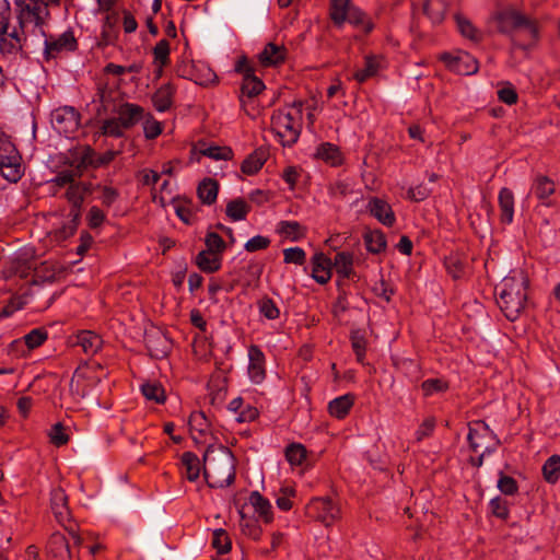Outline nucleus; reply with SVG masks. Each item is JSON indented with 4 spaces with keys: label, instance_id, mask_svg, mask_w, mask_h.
Wrapping results in <instances>:
<instances>
[{
    "label": "nucleus",
    "instance_id": "f257e3e1",
    "mask_svg": "<svg viewBox=\"0 0 560 560\" xmlns=\"http://www.w3.org/2000/svg\"><path fill=\"white\" fill-rule=\"evenodd\" d=\"M528 279L523 271H512L495 288L497 302L505 317L514 322L518 318L527 301Z\"/></svg>",
    "mask_w": 560,
    "mask_h": 560
},
{
    "label": "nucleus",
    "instance_id": "f03ea898",
    "mask_svg": "<svg viewBox=\"0 0 560 560\" xmlns=\"http://www.w3.org/2000/svg\"><path fill=\"white\" fill-rule=\"evenodd\" d=\"M203 477L210 488H224L235 479V458L232 452L222 446L215 455L203 456Z\"/></svg>",
    "mask_w": 560,
    "mask_h": 560
},
{
    "label": "nucleus",
    "instance_id": "7ed1b4c3",
    "mask_svg": "<svg viewBox=\"0 0 560 560\" xmlns=\"http://www.w3.org/2000/svg\"><path fill=\"white\" fill-rule=\"evenodd\" d=\"M499 33L510 36L514 47L526 49V45L518 44L515 40L514 33L517 31L526 32L532 42H536L539 36L536 20L530 19L514 8H505L497 11L492 18Z\"/></svg>",
    "mask_w": 560,
    "mask_h": 560
},
{
    "label": "nucleus",
    "instance_id": "20e7f679",
    "mask_svg": "<svg viewBox=\"0 0 560 560\" xmlns=\"http://www.w3.org/2000/svg\"><path fill=\"white\" fill-rule=\"evenodd\" d=\"M15 5L18 9L19 27L26 33L28 27L33 26L34 30L37 28L45 35L43 24L49 16L47 3L44 0H18Z\"/></svg>",
    "mask_w": 560,
    "mask_h": 560
},
{
    "label": "nucleus",
    "instance_id": "39448f33",
    "mask_svg": "<svg viewBox=\"0 0 560 560\" xmlns=\"http://www.w3.org/2000/svg\"><path fill=\"white\" fill-rule=\"evenodd\" d=\"M271 125L277 136L282 139L283 145L290 147L299 140L302 130L299 112L278 109L271 116Z\"/></svg>",
    "mask_w": 560,
    "mask_h": 560
},
{
    "label": "nucleus",
    "instance_id": "423d86ee",
    "mask_svg": "<svg viewBox=\"0 0 560 560\" xmlns=\"http://www.w3.org/2000/svg\"><path fill=\"white\" fill-rule=\"evenodd\" d=\"M22 158L15 145L0 136V175L10 183H16L24 174Z\"/></svg>",
    "mask_w": 560,
    "mask_h": 560
},
{
    "label": "nucleus",
    "instance_id": "0eeeda50",
    "mask_svg": "<svg viewBox=\"0 0 560 560\" xmlns=\"http://www.w3.org/2000/svg\"><path fill=\"white\" fill-rule=\"evenodd\" d=\"M467 441L474 453H479L481 450L483 453H493L501 444L499 438L482 420H476L468 424Z\"/></svg>",
    "mask_w": 560,
    "mask_h": 560
},
{
    "label": "nucleus",
    "instance_id": "6e6552de",
    "mask_svg": "<svg viewBox=\"0 0 560 560\" xmlns=\"http://www.w3.org/2000/svg\"><path fill=\"white\" fill-rule=\"evenodd\" d=\"M308 516L330 526L341 517V508L337 499L331 497L313 498L306 506Z\"/></svg>",
    "mask_w": 560,
    "mask_h": 560
},
{
    "label": "nucleus",
    "instance_id": "1a4fd4ad",
    "mask_svg": "<svg viewBox=\"0 0 560 560\" xmlns=\"http://www.w3.org/2000/svg\"><path fill=\"white\" fill-rule=\"evenodd\" d=\"M25 32L11 26L7 16L0 19V52L3 56H15L22 51L26 40Z\"/></svg>",
    "mask_w": 560,
    "mask_h": 560
},
{
    "label": "nucleus",
    "instance_id": "9d476101",
    "mask_svg": "<svg viewBox=\"0 0 560 560\" xmlns=\"http://www.w3.org/2000/svg\"><path fill=\"white\" fill-rule=\"evenodd\" d=\"M80 113L72 106L58 107L51 112L54 129L66 137H72L80 127Z\"/></svg>",
    "mask_w": 560,
    "mask_h": 560
},
{
    "label": "nucleus",
    "instance_id": "9b49d317",
    "mask_svg": "<svg viewBox=\"0 0 560 560\" xmlns=\"http://www.w3.org/2000/svg\"><path fill=\"white\" fill-rule=\"evenodd\" d=\"M44 36V56L46 60L56 58L63 51H74L78 47L73 32L70 30L63 32L57 37L51 35Z\"/></svg>",
    "mask_w": 560,
    "mask_h": 560
},
{
    "label": "nucleus",
    "instance_id": "f8f14e48",
    "mask_svg": "<svg viewBox=\"0 0 560 560\" xmlns=\"http://www.w3.org/2000/svg\"><path fill=\"white\" fill-rule=\"evenodd\" d=\"M441 60H443L452 71L463 75L474 74L478 71V61L467 52L456 56L444 52L441 56Z\"/></svg>",
    "mask_w": 560,
    "mask_h": 560
},
{
    "label": "nucleus",
    "instance_id": "ddd939ff",
    "mask_svg": "<svg viewBox=\"0 0 560 560\" xmlns=\"http://www.w3.org/2000/svg\"><path fill=\"white\" fill-rule=\"evenodd\" d=\"M342 21L337 22L336 20H331L335 26L341 27L345 22H349L354 27H359L363 31V33L369 34L373 31L374 24L368 18V15L361 11L359 8L352 5L351 3L342 7Z\"/></svg>",
    "mask_w": 560,
    "mask_h": 560
},
{
    "label": "nucleus",
    "instance_id": "4468645a",
    "mask_svg": "<svg viewBox=\"0 0 560 560\" xmlns=\"http://www.w3.org/2000/svg\"><path fill=\"white\" fill-rule=\"evenodd\" d=\"M368 210L372 217L385 226L390 228L396 222V217L390 205L378 197H372L369 200Z\"/></svg>",
    "mask_w": 560,
    "mask_h": 560
},
{
    "label": "nucleus",
    "instance_id": "2eb2a0df",
    "mask_svg": "<svg viewBox=\"0 0 560 560\" xmlns=\"http://www.w3.org/2000/svg\"><path fill=\"white\" fill-rule=\"evenodd\" d=\"M248 375L252 382L259 384L266 377L265 370V354L260 348L256 345H252L248 348Z\"/></svg>",
    "mask_w": 560,
    "mask_h": 560
},
{
    "label": "nucleus",
    "instance_id": "dca6fc26",
    "mask_svg": "<svg viewBox=\"0 0 560 560\" xmlns=\"http://www.w3.org/2000/svg\"><path fill=\"white\" fill-rule=\"evenodd\" d=\"M116 118L125 130L136 126L143 118V108L137 104L124 103L115 109Z\"/></svg>",
    "mask_w": 560,
    "mask_h": 560
},
{
    "label": "nucleus",
    "instance_id": "f3484780",
    "mask_svg": "<svg viewBox=\"0 0 560 560\" xmlns=\"http://www.w3.org/2000/svg\"><path fill=\"white\" fill-rule=\"evenodd\" d=\"M264 89H265L264 82L259 78H257L254 73H247L243 78V83H242V88H241L242 96H241L240 101H241L242 107L244 108V110L246 112L247 115H252L246 108L247 104H250L252 98H254L259 93H261V91Z\"/></svg>",
    "mask_w": 560,
    "mask_h": 560
},
{
    "label": "nucleus",
    "instance_id": "a211bd4d",
    "mask_svg": "<svg viewBox=\"0 0 560 560\" xmlns=\"http://www.w3.org/2000/svg\"><path fill=\"white\" fill-rule=\"evenodd\" d=\"M556 191L555 182L545 175H537L532 185V192L546 207L553 206L551 196Z\"/></svg>",
    "mask_w": 560,
    "mask_h": 560
},
{
    "label": "nucleus",
    "instance_id": "6ab92c4d",
    "mask_svg": "<svg viewBox=\"0 0 560 560\" xmlns=\"http://www.w3.org/2000/svg\"><path fill=\"white\" fill-rule=\"evenodd\" d=\"M93 190L94 185L91 182L77 180L67 187L63 196L70 207L82 208L85 197L92 194Z\"/></svg>",
    "mask_w": 560,
    "mask_h": 560
},
{
    "label": "nucleus",
    "instance_id": "aec40b11",
    "mask_svg": "<svg viewBox=\"0 0 560 560\" xmlns=\"http://www.w3.org/2000/svg\"><path fill=\"white\" fill-rule=\"evenodd\" d=\"M312 278L319 284H326L331 278V259L317 253L312 257Z\"/></svg>",
    "mask_w": 560,
    "mask_h": 560
},
{
    "label": "nucleus",
    "instance_id": "412c9836",
    "mask_svg": "<svg viewBox=\"0 0 560 560\" xmlns=\"http://www.w3.org/2000/svg\"><path fill=\"white\" fill-rule=\"evenodd\" d=\"M287 49L284 46L268 43L258 55L259 62L265 67L278 66L284 62Z\"/></svg>",
    "mask_w": 560,
    "mask_h": 560
},
{
    "label": "nucleus",
    "instance_id": "4be33fe9",
    "mask_svg": "<svg viewBox=\"0 0 560 560\" xmlns=\"http://www.w3.org/2000/svg\"><path fill=\"white\" fill-rule=\"evenodd\" d=\"M188 424L196 442L211 433V423L203 411L191 412Z\"/></svg>",
    "mask_w": 560,
    "mask_h": 560
},
{
    "label": "nucleus",
    "instance_id": "5701e85b",
    "mask_svg": "<svg viewBox=\"0 0 560 560\" xmlns=\"http://www.w3.org/2000/svg\"><path fill=\"white\" fill-rule=\"evenodd\" d=\"M50 504L51 510L59 523H63L68 520L69 509H68V498L63 489L54 488L50 492Z\"/></svg>",
    "mask_w": 560,
    "mask_h": 560
},
{
    "label": "nucleus",
    "instance_id": "b1692460",
    "mask_svg": "<svg viewBox=\"0 0 560 560\" xmlns=\"http://www.w3.org/2000/svg\"><path fill=\"white\" fill-rule=\"evenodd\" d=\"M499 208L500 220L504 224H510L514 217V195L513 191L506 187L501 188L499 191Z\"/></svg>",
    "mask_w": 560,
    "mask_h": 560
},
{
    "label": "nucleus",
    "instance_id": "393cba45",
    "mask_svg": "<svg viewBox=\"0 0 560 560\" xmlns=\"http://www.w3.org/2000/svg\"><path fill=\"white\" fill-rule=\"evenodd\" d=\"M77 345L82 348L85 354L93 355L102 348L103 339L92 330H81L77 335Z\"/></svg>",
    "mask_w": 560,
    "mask_h": 560
},
{
    "label": "nucleus",
    "instance_id": "a878e982",
    "mask_svg": "<svg viewBox=\"0 0 560 560\" xmlns=\"http://www.w3.org/2000/svg\"><path fill=\"white\" fill-rule=\"evenodd\" d=\"M248 501L259 518H261L265 523L272 522V505L267 498L262 497L258 491H253Z\"/></svg>",
    "mask_w": 560,
    "mask_h": 560
},
{
    "label": "nucleus",
    "instance_id": "bb28decb",
    "mask_svg": "<svg viewBox=\"0 0 560 560\" xmlns=\"http://www.w3.org/2000/svg\"><path fill=\"white\" fill-rule=\"evenodd\" d=\"M268 159L267 150L259 148L250 153L242 163L241 171L246 175L258 173Z\"/></svg>",
    "mask_w": 560,
    "mask_h": 560
},
{
    "label": "nucleus",
    "instance_id": "cd10ccee",
    "mask_svg": "<svg viewBox=\"0 0 560 560\" xmlns=\"http://www.w3.org/2000/svg\"><path fill=\"white\" fill-rule=\"evenodd\" d=\"M95 150L91 147H83L80 151L75 153L73 156L70 166L74 167L79 175H82L84 171L89 167H94L95 162Z\"/></svg>",
    "mask_w": 560,
    "mask_h": 560
},
{
    "label": "nucleus",
    "instance_id": "c85d7f7f",
    "mask_svg": "<svg viewBox=\"0 0 560 560\" xmlns=\"http://www.w3.org/2000/svg\"><path fill=\"white\" fill-rule=\"evenodd\" d=\"M444 265L448 275L455 280L462 279L467 275V259L458 254H451L446 257Z\"/></svg>",
    "mask_w": 560,
    "mask_h": 560
},
{
    "label": "nucleus",
    "instance_id": "c756f323",
    "mask_svg": "<svg viewBox=\"0 0 560 560\" xmlns=\"http://www.w3.org/2000/svg\"><path fill=\"white\" fill-rule=\"evenodd\" d=\"M221 255L207 250H201L195 258L198 268L208 273L218 271L221 268Z\"/></svg>",
    "mask_w": 560,
    "mask_h": 560
},
{
    "label": "nucleus",
    "instance_id": "7c9ffc66",
    "mask_svg": "<svg viewBox=\"0 0 560 560\" xmlns=\"http://www.w3.org/2000/svg\"><path fill=\"white\" fill-rule=\"evenodd\" d=\"M174 92L175 90L170 83L164 84L156 90V92L153 94L152 101L158 112H166L171 108L173 104Z\"/></svg>",
    "mask_w": 560,
    "mask_h": 560
},
{
    "label": "nucleus",
    "instance_id": "2f4dec72",
    "mask_svg": "<svg viewBox=\"0 0 560 560\" xmlns=\"http://www.w3.org/2000/svg\"><path fill=\"white\" fill-rule=\"evenodd\" d=\"M353 402L354 398L350 394L339 396L328 404V411L332 417L343 419L349 413Z\"/></svg>",
    "mask_w": 560,
    "mask_h": 560
},
{
    "label": "nucleus",
    "instance_id": "473e14b6",
    "mask_svg": "<svg viewBox=\"0 0 560 560\" xmlns=\"http://www.w3.org/2000/svg\"><path fill=\"white\" fill-rule=\"evenodd\" d=\"M332 267L345 279L353 275V255L349 252H339L335 255Z\"/></svg>",
    "mask_w": 560,
    "mask_h": 560
},
{
    "label": "nucleus",
    "instance_id": "72a5a7b5",
    "mask_svg": "<svg viewBox=\"0 0 560 560\" xmlns=\"http://www.w3.org/2000/svg\"><path fill=\"white\" fill-rule=\"evenodd\" d=\"M219 192V184L213 178H205L197 188L199 199L205 205H212L215 202Z\"/></svg>",
    "mask_w": 560,
    "mask_h": 560
},
{
    "label": "nucleus",
    "instance_id": "f704fd0d",
    "mask_svg": "<svg viewBox=\"0 0 560 560\" xmlns=\"http://www.w3.org/2000/svg\"><path fill=\"white\" fill-rule=\"evenodd\" d=\"M315 155L332 166L340 165L342 162V156L338 147L329 142H324L318 145Z\"/></svg>",
    "mask_w": 560,
    "mask_h": 560
},
{
    "label": "nucleus",
    "instance_id": "c9c22d12",
    "mask_svg": "<svg viewBox=\"0 0 560 560\" xmlns=\"http://www.w3.org/2000/svg\"><path fill=\"white\" fill-rule=\"evenodd\" d=\"M184 476L189 481H196L200 475V460L192 452H185L182 455Z\"/></svg>",
    "mask_w": 560,
    "mask_h": 560
},
{
    "label": "nucleus",
    "instance_id": "e433bc0d",
    "mask_svg": "<svg viewBox=\"0 0 560 560\" xmlns=\"http://www.w3.org/2000/svg\"><path fill=\"white\" fill-rule=\"evenodd\" d=\"M277 232L292 242H296L305 235L304 228L298 221H280Z\"/></svg>",
    "mask_w": 560,
    "mask_h": 560
},
{
    "label": "nucleus",
    "instance_id": "4c0bfd02",
    "mask_svg": "<svg viewBox=\"0 0 560 560\" xmlns=\"http://www.w3.org/2000/svg\"><path fill=\"white\" fill-rule=\"evenodd\" d=\"M250 206L243 198H235L228 202L225 213L232 221L245 220Z\"/></svg>",
    "mask_w": 560,
    "mask_h": 560
},
{
    "label": "nucleus",
    "instance_id": "58836bf2",
    "mask_svg": "<svg viewBox=\"0 0 560 560\" xmlns=\"http://www.w3.org/2000/svg\"><path fill=\"white\" fill-rule=\"evenodd\" d=\"M446 8L444 0H427L423 12L433 24H440L444 20Z\"/></svg>",
    "mask_w": 560,
    "mask_h": 560
},
{
    "label": "nucleus",
    "instance_id": "ea45409f",
    "mask_svg": "<svg viewBox=\"0 0 560 560\" xmlns=\"http://www.w3.org/2000/svg\"><path fill=\"white\" fill-rule=\"evenodd\" d=\"M363 238L369 253L380 254L386 248L385 234L380 230L366 232Z\"/></svg>",
    "mask_w": 560,
    "mask_h": 560
},
{
    "label": "nucleus",
    "instance_id": "a19ab883",
    "mask_svg": "<svg viewBox=\"0 0 560 560\" xmlns=\"http://www.w3.org/2000/svg\"><path fill=\"white\" fill-rule=\"evenodd\" d=\"M48 552L56 558H60L61 560L70 559V549L68 541L60 534L51 536L48 544Z\"/></svg>",
    "mask_w": 560,
    "mask_h": 560
},
{
    "label": "nucleus",
    "instance_id": "79ce46f5",
    "mask_svg": "<svg viewBox=\"0 0 560 560\" xmlns=\"http://www.w3.org/2000/svg\"><path fill=\"white\" fill-rule=\"evenodd\" d=\"M350 341L352 350L355 354L357 361L360 363L364 362L368 341L365 332L362 329H352L350 332Z\"/></svg>",
    "mask_w": 560,
    "mask_h": 560
},
{
    "label": "nucleus",
    "instance_id": "37998d69",
    "mask_svg": "<svg viewBox=\"0 0 560 560\" xmlns=\"http://www.w3.org/2000/svg\"><path fill=\"white\" fill-rule=\"evenodd\" d=\"M455 21L462 36L475 43H478L482 39V33L478 28H476L468 19L462 16L460 14H456Z\"/></svg>",
    "mask_w": 560,
    "mask_h": 560
},
{
    "label": "nucleus",
    "instance_id": "c03bdc74",
    "mask_svg": "<svg viewBox=\"0 0 560 560\" xmlns=\"http://www.w3.org/2000/svg\"><path fill=\"white\" fill-rule=\"evenodd\" d=\"M542 476L548 483H556L560 477V455H551L542 465Z\"/></svg>",
    "mask_w": 560,
    "mask_h": 560
},
{
    "label": "nucleus",
    "instance_id": "a18cd8bd",
    "mask_svg": "<svg viewBox=\"0 0 560 560\" xmlns=\"http://www.w3.org/2000/svg\"><path fill=\"white\" fill-rule=\"evenodd\" d=\"M450 388L448 382L443 377L428 378L421 383V390L424 397L445 393Z\"/></svg>",
    "mask_w": 560,
    "mask_h": 560
},
{
    "label": "nucleus",
    "instance_id": "49530a36",
    "mask_svg": "<svg viewBox=\"0 0 560 560\" xmlns=\"http://www.w3.org/2000/svg\"><path fill=\"white\" fill-rule=\"evenodd\" d=\"M378 60L375 56H366L364 67L354 73V79L359 83L365 82L368 79L374 77L378 71Z\"/></svg>",
    "mask_w": 560,
    "mask_h": 560
},
{
    "label": "nucleus",
    "instance_id": "de8ad7c7",
    "mask_svg": "<svg viewBox=\"0 0 560 560\" xmlns=\"http://www.w3.org/2000/svg\"><path fill=\"white\" fill-rule=\"evenodd\" d=\"M141 392L148 400L156 404H163L166 399L164 388L159 383H145L141 386Z\"/></svg>",
    "mask_w": 560,
    "mask_h": 560
},
{
    "label": "nucleus",
    "instance_id": "09e8293b",
    "mask_svg": "<svg viewBox=\"0 0 560 560\" xmlns=\"http://www.w3.org/2000/svg\"><path fill=\"white\" fill-rule=\"evenodd\" d=\"M78 171L72 167L68 170L59 171L56 176L50 180V184L57 187H69L71 184H74L77 178L81 177Z\"/></svg>",
    "mask_w": 560,
    "mask_h": 560
},
{
    "label": "nucleus",
    "instance_id": "8fccbe9b",
    "mask_svg": "<svg viewBox=\"0 0 560 560\" xmlns=\"http://www.w3.org/2000/svg\"><path fill=\"white\" fill-rule=\"evenodd\" d=\"M259 313L269 320H275L280 316V310L275 301L269 296H264L257 302Z\"/></svg>",
    "mask_w": 560,
    "mask_h": 560
},
{
    "label": "nucleus",
    "instance_id": "3c124183",
    "mask_svg": "<svg viewBox=\"0 0 560 560\" xmlns=\"http://www.w3.org/2000/svg\"><path fill=\"white\" fill-rule=\"evenodd\" d=\"M212 546L220 555L228 553L231 550L232 542L224 529L219 528L213 532Z\"/></svg>",
    "mask_w": 560,
    "mask_h": 560
},
{
    "label": "nucleus",
    "instance_id": "603ef678",
    "mask_svg": "<svg viewBox=\"0 0 560 560\" xmlns=\"http://www.w3.org/2000/svg\"><path fill=\"white\" fill-rule=\"evenodd\" d=\"M200 153L212 160H230L233 156V151L229 147L208 145L200 148Z\"/></svg>",
    "mask_w": 560,
    "mask_h": 560
},
{
    "label": "nucleus",
    "instance_id": "864d4df0",
    "mask_svg": "<svg viewBox=\"0 0 560 560\" xmlns=\"http://www.w3.org/2000/svg\"><path fill=\"white\" fill-rule=\"evenodd\" d=\"M306 448L299 443L290 444L285 448V457L291 465H302L306 458Z\"/></svg>",
    "mask_w": 560,
    "mask_h": 560
},
{
    "label": "nucleus",
    "instance_id": "5fc2aeb1",
    "mask_svg": "<svg viewBox=\"0 0 560 560\" xmlns=\"http://www.w3.org/2000/svg\"><path fill=\"white\" fill-rule=\"evenodd\" d=\"M353 183L351 179H337L329 186V194L335 198H345L352 194Z\"/></svg>",
    "mask_w": 560,
    "mask_h": 560
},
{
    "label": "nucleus",
    "instance_id": "6e6d98bb",
    "mask_svg": "<svg viewBox=\"0 0 560 560\" xmlns=\"http://www.w3.org/2000/svg\"><path fill=\"white\" fill-rule=\"evenodd\" d=\"M101 133L106 137L121 138L125 135V129L119 125L118 119L113 117L103 120Z\"/></svg>",
    "mask_w": 560,
    "mask_h": 560
},
{
    "label": "nucleus",
    "instance_id": "4d7b16f0",
    "mask_svg": "<svg viewBox=\"0 0 560 560\" xmlns=\"http://www.w3.org/2000/svg\"><path fill=\"white\" fill-rule=\"evenodd\" d=\"M48 337L47 331L44 328H34L23 337L24 343L30 350L42 346Z\"/></svg>",
    "mask_w": 560,
    "mask_h": 560
},
{
    "label": "nucleus",
    "instance_id": "13d9d810",
    "mask_svg": "<svg viewBox=\"0 0 560 560\" xmlns=\"http://www.w3.org/2000/svg\"><path fill=\"white\" fill-rule=\"evenodd\" d=\"M154 62L160 68L170 62V43L166 39H161L153 48Z\"/></svg>",
    "mask_w": 560,
    "mask_h": 560
},
{
    "label": "nucleus",
    "instance_id": "bf43d9fd",
    "mask_svg": "<svg viewBox=\"0 0 560 560\" xmlns=\"http://www.w3.org/2000/svg\"><path fill=\"white\" fill-rule=\"evenodd\" d=\"M296 491L292 487H282L276 499V504L281 511H289L293 506L292 498H295Z\"/></svg>",
    "mask_w": 560,
    "mask_h": 560
},
{
    "label": "nucleus",
    "instance_id": "052dcab7",
    "mask_svg": "<svg viewBox=\"0 0 560 560\" xmlns=\"http://www.w3.org/2000/svg\"><path fill=\"white\" fill-rule=\"evenodd\" d=\"M206 249L207 252L215 253L221 255L226 247L223 238L215 232H208L205 238Z\"/></svg>",
    "mask_w": 560,
    "mask_h": 560
},
{
    "label": "nucleus",
    "instance_id": "680f3d73",
    "mask_svg": "<svg viewBox=\"0 0 560 560\" xmlns=\"http://www.w3.org/2000/svg\"><path fill=\"white\" fill-rule=\"evenodd\" d=\"M94 189L101 191L100 200L106 208H109L119 198V191L110 186L96 185Z\"/></svg>",
    "mask_w": 560,
    "mask_h": 560
},
{
    "label": "nucleus",
    "instance_id": "e2e57ef3",
    "mask_svg": "<svg viewBox=\"0 0 560 560\" xmlns=\"http://www.w3.org/2000/svg\"><path fill=\"white\" fill-rule=\"evenodd\" d=\"M498 489L505 495H513L517 493L518 486L514 478L500 472L498 479Z\"/></svg>",
    "mask_w": 560,
    "mask_h": 560
},
{
    "label": "nucleus",
    "instance_id": "0e129e2a",
    "mask_svg": "<svg viewBox=\"0 0 560 560\" xmlns=\"http://www.w3.org/2000/svg\"><path fill=\"white\" fill-rule=\"evenodd\" d=\"M489 508L495 517L501 520H506L509 517L508 501L501 497L493 498L489 503Z\"/></svg>",
    "mask_w": 560,
    "mask_h": 560
},
{
    "label": "nucleus",
    "instance_id": "69168bd1",
    "mask_svg": "<svg viewBox=\"0 0 560 560\" xmlns=\"http://www.w3.org/2000/svg\"><path fill=\"white\" fill-rule=\"evenodd\" d=\"M106 220V214L97 206H92L86 214V221L90 229H98Z\"/></svg>",
    "mask_w": 560,
    "mask_h": 560
},
{
    "label": "nucleus",
    "instance_id": "338daca9",
    "mask_svg": "<svg viewBox=\"0 0 560 560\" xmlns=\"http://www.w3.org/2000/svg\"><path fill=\"white\" fill-rule=\"evenodd\" d=\"M284 262L303 265L306 259V254L301 247H291L283 250Z\"/></svg>",
    "mask_w": 560,
    "mask_h": 560
},
{
    "label": "nucleus",
    "instance_id": "774afa93",
    "mask_svg": "<svg viewBox=\"0 0 560 560\" xmlns=\"http://www.w3.org/2000/svg\"><path fill=\"white\" fill-rule=\"evenodd\" d=\"M144 137L149 140L155 139L162 133L161 124L155 120L151 115L143 121Z\"/></svg>",
    "mask_w": 560,
    "mask_h": 560
}]
</instances>
